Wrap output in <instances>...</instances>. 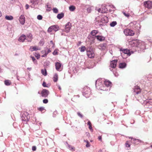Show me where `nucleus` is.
Here are the masks:
<instances>
[{
    "label": "nucleus",
    "instance_id": "38",
    "mask_svg": "<svg viewBox=\"0 0 152 152\" xmlns=\"http://www.w3.org/2000/svg\"><path fill=\"white\" fill-rule=\"evenodd\" d=\"M11 82L10 81L8 80H6L4 81V83L7 86H9L10 85Z\"/></svg>",
    "mask_w": 152,
    "mask_h": 152
},
{
    "label": "nucleus",
    "instance_id": "63",
    "mask_svg": "<svg viewBox=\"0 0 152 152\" xmlns=\"http://www.w3.org/2000/svg\"><path fill=\"white\" fill-rule=\"evenodd\" d=\"M2 14L1 12L0 11V17L1 16Z\"/></svg>",
    "mask_w": 152,
    "mask_h": 152
},
{
    "label": "nucleus",
    "instance_id": "20",
    "mask_svg": "<svg viewBox=\"0 0 152 152\" xmlns=\"http://www.w3.org/2000/svg\"><path fill=\"white\" fill-rule=\"evenodd\" d=\"M95 37L100 41H102L105 39V37L102 36L97 35L95 36Z\"/></svg>",
    "mask_w": 152,
    "mask_h": 152
},
{
    "label": "nucleus",
    "instance_id": "37",
    "mask_svg": "<svg viewBox=\"0 0 152 152\" xmlns=\"http://www.w3.org/2000/svg\"><path fill=\"white\" fill-rule=\"evenodd\" d=\"M41 72L42 74L44 76H46L47 75V71L45 69H42L41 70Z\"/></svg>",
    "mask_w": 152,
    "mask_h": 152
},
{
    "label": "nucleus",
    "instance_id": "16",
    "mask_svg": "<svg viewBox=\"0 0 152 152\" xmlns=\"http://www.w3.org/2000/svg\"><path fill=\"white\" fill-rule=\"evenodd\" d=\"M104 86L105 85L106 87H110L111 86V83L108 80H104Z\"/></svg>",
    "mask_w": 152,
    "mask_h": 152
},
{
    "label": "nucleus",
    "instance_id": "24",
    "mask_svg": "<svg viewBox=\"0 0 152 152\" xmlns=\"http://www.w3.org/2000/svg\"><path fill=\"white\" fill-rule=\"evenodd\" d=\"M134 92L137 94H138L140 92V90L138 86H136L134 89Z\"/></svg>",
    "mask_w": 152,
    "mask_h": 152
},
{
    "label": "nucleus",
    "instance_id": "30",
    "mask_svg": "<svg viewBox=\"0 0 152 152\" xmlns=\"http://www.w3.org/2000/svg\"><path fill=\"white\" fill-rule=\"evenodd\" d=\"M145 103H146L147 105H148L149 104L152 105V99L146 100L145 101Z\"/></svg>",
    "mask_w": 152,
    "mask_h": 152
},
{
    "label": "nucleus",
    "instance_id": "45",
    "mask_svg": "<svg viewBox=\"0 0 152 152\" xmlns=\"http://www.w3.org/2000/svg\"><path fill=\"white\" fill-rule=\"evenodd\" d=\"M129 142L128 141H127L126 142V143H125V145L126 146V147H130V145L129 144Z\"/></svg>",
    "mask_w": 152,
    "mask_h": 152
},
{
    "label": "nucleus",
    "instance_id": "48",
    "mask_svg": "<svg viewBox=\"0 0 152 152\" xmlns=\"http://www.w3.org/2000/svg\"><path fill=\"white\" fill-rule=\"evenodd\" d=\"M53 30V29H52V26L50 27L48 29V31L49 32H51Z\"/></svg>",
    "mask_w": 152,
    "mask_h": 152
},
{
    "label": "nucleus",
    "instance_id": "6",
    "mask_svg": "<svg viewBox=\"0 0 152 152\" xmlns=\"http://www.w3.org/2000/svg\"><path fill=\"white\" fill-rule=\"evenodd\" d=\"M120 51H121V55L122 56H123L124 54L127 55L128 56H130L131 55V53H130L129 50L127 49H121Z\"/></svg>",
    "mask_w": 152,
    "mask_h": 152
},
{
    "label": "nucleus",
    "instance_id": "64",
    "mask_svg": "<svg viewBox=\"0 0 152 152\" xmlns=\"http://www.w3.org/2000/svg\"><path fill=\"white\" fill-rule=\"evenodd\" d=\"M47 8H49V5H47Z\"/></svg>",
    "mask_w": 152,
    "mask_h": 152
},
{
    "label": "nucleus",
    "instance_id": "44",
    "mask_svg": "<svg viewBox=\"0 0 152 152\" xmlns=\"http://www.w3.org/2000/svg\"><path fill=\"white\" fill-rule=\"evenodd\" d=\"M124 15L127 18H129V14L128 13H126L124 12H122Z\"/></svg>",
    "mask_w": 152,
    "mask_h": 152
},
{
    "label": "nucleus",
    "instance_id": "8",
    "mask_svg": "<svg viewBox=\"0 0 152 152\" xmlns=\"http://www.w3.org/2000/svg\"><path fill=\"white\" fill-rule=\"evenodd\" d=\"M87 54L89 58H92L94 56V53L92 50L88 51Z\"/></svg>",
    "mask_w": 152,
    "mask_h": 152
},
{
    "label": "nucleus",
    "instance_id": "29",
    "mask_svg": "<svg viewBox=\"0 0 152 152\" xmlns=\"http://www.w3.org/2000/svg\"><path fill=\"white\" fill-rule=\"evenodd\" d=\"M5 18L8 20H11L13 19V17L11 15H6L5 17Z\"/></svg>",
    "mask_w": 152,
    "mask_h": 152
},
{
    "label": "nucleus",
    "instance_id": "51",
    "mask_svg": "<svg viewBox=\"0 0 152 152\" xmlns=\"http://www.w3.org/2000/svg\"><path fill=\"white\" fill-rule=\"evenodd\" d=\"M43 102L44 103L46 104L48 102V101L47 99H45L43 100Z\"/></svg>",
    "mask_w": 152,
    "mask_h": 152
},
{
    "label": "nucleus",
    "instance_id": "42",
    "mask_svg": "<svg viewBox=\"0 0 152 152\" xmlns=\"http://www.w3.org/2000/svg\"><path fill=\"white\" fill-rule=\"evenodd\" d=\"M84 141L86 143V146L87 147H89L90 146V144L89 143L88 140H84Z\"/></svg>",
    "mask_w": 152,
    "mask_h": 152
},
{
    "label": "nucleus",
    "instance_id": "60",
    "mask_svg": "<svg viewBox=\"0 0 152 152\" xmlns=\"http://www.w3.org/2000/svg\"><path fill=\"white\" fill-rule=\"evenodd\" d=\"M49 64V62L48 61L46 62L45 63V64L46 65H48Z\"/></svg>",
    "mask_w": 152,
    "mask_h": 152
},
{
    "label": "nucleus",
    "instance_id": "32",
    "mask_svg": "<svg viewBox=\"0 0 152 152\" xmlns=\"http://www.w3.org/2000/svg\"><path fill=\"white\" fill-rule=\"evenodd\" d=\"M39 0H31V2L34 4H37L39 2Z\"/></svg>",
    "mask_w": 152,
    "mask_h": 152
},
{
    "label": "nucleus",
    "instance_id": "56",
    "mask_svg": "<svg viewBox=\"0 0 152 152\" xmlns=\"http://www.w3.org/2000/svg\"><path fill=\"white\" fill-rule=\"evenodd\" d=\"M42 86L44 87H47L46 86V83H45L44 82H43V83H42Z\"/></svg>",
    "mask_w": 152,
    "mask_h": 152
},
{
    "label": "nucleus",
    "instance_id": "47",
    "mask_svg": "<svg viewBox=\"0 0 152 152\" xmlns=\"http://www.w3.org/2000/svg\"><path fill=\"white\" fill-rule=\"evenodd\" d=\"M58 50H57V49H56L53 52V55H56L58 53Z\"/></svg>",
    "mask_w": 152,
    "mask_h": 152
},
{
    "label": "nucleus",
    "instance_id": "10",
    "mask_svg": "<svg viewBox=\"0 0 152 152\" xmlns=\"http://www.w3.org/2000/svg\"><path fill=\"white\" fill-rule=\"evenodd\" d=\"M71 27V24L69 22L65 26L64 31L67 33L69 32Z\"/></svg>",
    "mask_w": 152,
    "mask_h": 152
},
{
    "label": "nucleus",
    "instance_id": "35",
    "mask_svg": "<svg viewBox=\"0 0 152 152\" xmlns=\"http://www.w3.org/2000/svg\"><path fill=\"white\" fill-rule=\"evenodd\" d=\"M79 49L80 50V52H84L86 50V47L83 46H82L80 48H79Z\"/></svg>",
    "mask_w": 152,
    "mask_h": 152
},
{
    "label": "nucleus",
    "instance_id": "54",
    "mask_svg": "<svg viewBox=\"0 0 152 152\" xmlns=\"http://www.w3.org/2000/svg\"><path fill=\"white\" fill-rule=\"evenodd\" d=\"M78 115L80 117L82 118L83 117V116L82 115L80 114V113L78 112L77 113Z\"/></svg>",
    "mask_w": 152,
    "mask_h": 152
},
{
    "label": "nucleus",
    "instance_id": "1",
    "mask_svg": "<svg viewBox=\"0 0 152 152\" xmlns=\"http://www.w3.org/2000/svg\"><path fill=\"white\" fill-rule=\"evenodd\" d=\"M96 23L99 26L103 25L108 22V19L105 16H98L96 18Z\"/></svg>",
    "mask_w": 152,
    "mask_h": 152
},
{
    "label": "nucleus",
    "instance_id": "41",
    "mask_svg": "<svg viewBox=\"0 0 152 152\" xmlns=\"http://www.w3.org/2000/svg\"><path fill=\"white\" fill-rule=\"evenodd\" d=\"M53 10V12L55 13H57L58 12V10L56 8H54Z\"/></svg>",
    "mask_w": 152,
    "mask_h": 152
},
{
    "label": "nucleus",
    "instance_id": "11",
    "mask_svg": "<svg viewBox=\"0 0 152 152\" xmlns=\"http://www.w3.org/2000/svg\"><path fill=\"white\" fill-rule=\"evenodd\" d=\"M19 20L21 24L24 25L25 22V18L24 16L23 15H21L19 17Z\"/></svg>",
    "mask_w": 152,
    "mask_h": 152
},
{
    "label": "nucleus",
    "instance_id": "61",
    "mask_svg": "<svg viewBox=\"0 0 152 152\" xmlns=\"http://www.w3.org/2000/svg\"><path fill=\"white\" fill-rule=\"evenodd\" d=\"M98 139H99V140L101 141V140H102V137H101V136L99 137Z\"/></svg>",
    "mask_w": 152,
    "mask_h": 152
},
{
    "label": "nucleus",
    "instance_id": "27",
    "mask_svg": "<svg viewBox=\"0 0 152 152\" xmlns=\"http://www.w3.org/2000/svg\"><path fill=\"white\" fill-rule=\"evenodd\" d=\"M68 148L71 151H75V148L72 146L71 145L67 144Z\"/></svg>",
    "mask_w": 152,
    "mask_h": 152
},
{
    "label": "nucleus",
    "instance_id": "40",
    "mask_svg": "<svg viewBox=\"0 0 152 152\" xmlns=\"http://www.w3.org/2000/svg\"><path fill=\"white\" fill-rule=\"evenodd\" d=\"M75 9V6H71L69 7V10L70 11H73Z\"/></svg>",
    "mask_w": 152,
    "mask_h": 152
},
{
    "label": "nucleus",
    "instance_id": "59",
    "mask_svg": "<svg viewBox=\"0 0 152 152\" xmlns=\"http://www.w3.org/2000/svg\"><path fill=\"white\" fill-rule=\"evenodd\" d=\"M10 1L11 3L13 4L15 2V0H10Z\"/></svg>",
    "mask_w": 152,
    "mask_h": 152
},
{
    "label": "nucleus",
    "instance_id": "4",
    "mask_svg": "<svg viewBox=\"0 0 152 152\" xmlns=\"http://www.w3.org/2000/svg\"><path fill=\"white\" fill-rule=\"evenodd\" d=\"M141 42V44L144 45L142 41L137 40H133L129 42V45L131 47H137V45L139 44V43Z\"/></svg>",
    "mask_w": 152,
    "mask_h": 152
},
{
    "label": "nucleus",
    "instance_id": "49",
    "mask_svg": "<svg viewBox=\"0 0 152 152\" xmlns=\"http://www.w3.org/2000/svg\"><path fill=\"white\" fill-rule=\"evenodd\" d=\"M35 56L37 59H38L40 57V55L38 53H35Z\"/></svg>",
    "mask_w": 152,
    "mask_h": 152
},
{
    "label": "nucleus",
    "instance_id": "57",
    "mask_svg": "<svg viewBox=\"0 0 152 152\" xmlns=\"http://www.w3.org/2000/svg\"><path fill=\"white\" fill-rule=\"evenodd\" d=\"M25 7H26V9H27L29 8V5L28 4H26V6Z\"/></svg>",
    "mask_w": 152,
    "mask_h": 152
},
{
    "label": "nucleus",
    "instance_id": "23",
    "mask_svg": "<svg viewBox=\"0 0 152 152\" xmlns=\"http://www.w3.org/2000/svg\"><path fill=\"white\" fill-rule=\"evenodd\" d=\"M142 42L143 43L144 45H143L142 44H141V43L140 42V43H139V44L137 45V47L143 50L145 48V44L144 42L143 41Z\"/></svg>",
    "mask_w": 152,
    "mask_h": 152
},
{
    "label": "nucleus",
    "instance_id": "12",
    "mask_svg": "<svg viewBox=\"0 0 152 152\" xmlns=\"http://www.w3.org/2000/svg\"><path fill=\"white\" fill-rule=\"evenodd\" d=\"M55 66L56 69L57 71H60L61 70V64L60 63L58 62L56 63Z\"/></svg>",
    "mask_w": 152,
    "mask_h": 152
},
{
    "label": "nucleus",
    "instance_id": "50",
    "mask_svg": "<svg viewBox=\"0 0 152 152\" xmlns=\"http://www.w3.org/2000/svg\"><path fill=\"white\" fill-rule=\"evenodd\" d=\"M87 11L89 13L91 12V8L90 7H88V8H87Z\"/></svg>",
    "mask_w": 152,
    "mask_h": 152
},
{
    "label": "nucleus",
    "instance_id": "5",
    "mask_svg": "<svg viewBox=\"0 0 152 152\" xmlns=\"http://www.w3.org/2000/svg\"><path fill=\"white\" fill-rule=\"evenodd\" d=\"M124 33L126 35L132 36L134 34V33L133 31L129 29H126L124 30Z\"/></svg>",
    "mask_w": 152,
    "mask_h": 152
},
{
    "label": "nucleus",
    "instance_id": "33",
    "mask_svg": "<svg viewBox=\"0 0 152 152\" xmlns=\"http://www.w3.org/2000/svg\"><path fill=\"white\" fill-rule=\"evenodd\" d=\"M98 33V31L97 30H94L91 32V34L93 36L95 35Z\"/></svg>",
    "mask_w": 152,
    "mask_h": 152
},
{
    "label": "nucleus",
    "instance_id": "39",
    "mask_svg": "<svg viewBox=\"0 0 152 152\" xmlns=\"http://www.w3.org/2000/svg\"><path fill=\"white\" fill-rule=\"evenodd\" d=\"M31 57L32 59V61L35 64H37V60L35 59V58L34 57H32V56H31Z\"/></svg>",
    "mask_w": 152,
    "mask_h": 152
},
{
    "label": "nucleus",
    "instance_id": "15",
    "mask_svg": "<svg viewBox=\"0 0 152 152\" xmlns=\"http://www.w3.org/2000/svg\"><path fill=\"white\" fill-rule=\"evenodd\" d=\"M49 91L46 89H43L42 92V96L46 97L48 95Z\"/></svg>",
    "mask_w": 152,
    "mask_h": 152
},
{
    "label": "nucleus",
    "instance_id": "3",
    "mask_svg": "<svg viewBox=\"0 0 152 152\" xmlns=\"http://www.w3.org/2000/svg\"><path fill=\"white\" fill-rule=\"evenodd\" d=\"M83 95L86 98L88 97L91 94V90L90 88L87 86L85 87L83 90Z\"/></svg>",
    "mask_w": 152,
    "mask_h": 152
},
{
    "label": "nucleus",
    "instance_id": "9",
    "mask_svg": "<svg viewBox=\"0 0 152 152\" xmlns=\"http://www.w3.org/2000/svg\"><path fill=\"white\" fill-rule=\"evenodd\" d=\"M96 10H97L99 12L101 13H104L107 11V9L105 7L102 6L101 8L98 9L97 8L96 9Z\"/></svg>",
    "mask_w": 152,
    "mask_h": 152
},
{
    "label": "nucleus",
    "instance_id": "55",
    "mask_svg": "<svg viewBox=\"0 0 152 152\" xmlns=\"http://www.w3.org/2000/svg\"><path fill=\"white\" fill-rule=\"evenodd\" d=\"M36 147L35 146H33L32 147V150L33 151H35L36 150Z\"/></svg>",
    "mask_w": 152,
    "mask_h": 152
},
{
    "label": "nucleus",
    "instance_id": "7",
    "mask_svg": "<svg viewBox=\"0 0 152 152\" xmlns=\"http://www.w3.org/2000/svg\"><path fill=\"white\" fill-rule=\"evenodd\" d=\"M144 5L146 7L150 9L152 6V2L150 1H145L144 2Z\"/></svg>",
    "mask_w": 152,
    "mask_h": 152
},
{
    "label": "nucleus",
    "instance_id": "18",
    "mask_svg": "<svg viewBox=\"0 0 152 152\" xmlns=\"http://www.w3.org/2000/svg\"><path fill=\"white\" fill-rule=\"evenodd\" d=\"M106 44L105 43L101 44L99 45L98 47V48L101 50H104L106 49Z\"/></svg>",
    "mask_w": 152,
    "mask_h": 152
},
{
    "label": "nucleus",
    "instance_id": "46",
    "mask_svg": "<svg viewBox=\"0 0 152 152\" xmlns=\"http://www.w3.org/2000/svg\"><path fill=\"white\" fill-rule=\"evenodd\" d=\"M42 18V17L40 15H39L37 16V19L39 20H41Z\"/></svg>",
    "mask_w": 152,
    "mask_h": 152
},
{
    "label": "nucleus",
    "instance_id": "43",
    "mask_svg": "<svg viewBox=\"0 0 152 152\" xmlns=\"http://www.w3.org/2000/svg\"><path fill=\"white\" fill-rule=\"evenodd\" d=\"M44 43V41L43 39H41L39 42V44L41 46H42Z\"/></svg>",
    "mask_w": 152,
    "mask_h": 152
},
{
    "label": "nucleus",
    "instance_id": "28",
    "mask_svg": "<svg viewBox=\"0 0 152 152\" xmlns=\"http://www.w3.org/2000/svg\"><path fill=\"white\" fill-rule=\"evenodd\" d=\"M52 28L53 30L55 31H58L59 29V27L57 26L54 25L52 26Z\"/></svg>",
    "mask_w": 152,
    "mask_h": 152
},
{
    "label": "nucleus",
    "instance_id": "26",
    "mask_svg": "<svg viewBox=\"0 0 152 152\" xmlns=\"http://www.w3.org/2000/svg\"><path fill=\"white\" fill-rule=\"evenodd\" d=\"M43 52H45V54L42 55L41 56L42 57H45L48 54V53L50 52L51 51L50 50L48 49V51L47 52L45 50H43L42 51V53Z\"/></svg>",
    "mask_w": 152,
    "mask_h": 152
},
{
    "label": "nucleus",
    "instance_id": "13",
    "mask_svg": "<svg viewBox=\"0 0 152 152\" xmlns=\"http://www.w3.org/2000/svg\"><path fill=\"white\" fill-rule=\"evenodd\" d=\"M32 39V36L31 33L27 34L26 36V40L28 42H31Z\"/></svg>",
    "mask_w": 152,
    "mask_h": 152
},
{
    "label": "nucleus",
    "instance_id": "17",
    "mask_svg": "<svg viewBox=\"0 0 152 152\" xmlns=\"http://www.w3.org/2000/svg\"><path fill=\"white\" fill-rule=\"evenodd\" d=\"M117 61L116 60L112 61L110 63L111 67L113 68H115L116 65Z\"/></svg>",
    "mask_w": 152,
    "mask_h": 152
},
{
    "label": "nucleus",
    "instance_id": "25",
    "mask_svg": "<svg viewBox=\"0 0 152 152\" xmlns=\"http://www.w3.org/2000/svg\"><path fill=\"white\" fill-rule=\"evenodd\" d=\"M64 16V14L63 12H61V13H59L58 14L57 17L58 19H61L63 18Z\"/></svg>",
    "mask_w": 152,
    "mask_h": 152
},
{
    "label": "nucleus",
    "instance_id": "52",
    "mask_svg": "<svg viewBox=\"0 0 152 152\" xmlns=\"http://www.w3.org/2000/svg\"><path fill=\"white\" fill-rule=\"evenodd\" d=\"M39 110L41 111H42L44 110V108L43 107H40L39 109Z\"/></svg>",
    "mask_w": 152,
    "mask_h": 152
},
{
    "label": "nucleus",
    "instance_id": "58",
    "mask_svg": "<svg viewBox=\"0 0 152 152\" xmlns=\"http://www.w3.org/2000/svg\"><path fill=\"white\" fill-rule=\"evenodd\" d=\"M88 125L89 126H90V125H91V123L90 122V121H88Z\"/></svg>",
    "mask_w": 152,
    "mask_h": 152
},
{
    "label": "nucleus",
    "instance_id": "14",
    "mask_svg": "<svg viewBox=\"0 0 152 152\" xmlns=\"http://www.w3.org/2000/svg\"><path fill=\"white\" fill-rule=\"evenodd\" d=\"M130 138L131 139L132 142L134 144H138L141 142V141L139 139H135L131 137H130Z\"/></svg>",
    "mask_w": 152,
    "mask_h": 152
},
{
    "label": "nucleus",
    "instance_id": "31",
    "mask_svg": "<svg viewBox=\"0 0 152 152\" xmlns=\"http://www.w3.org/2000/svg\"><path fill=\"white\" fill-rule=\"evenodd\" d=\"M58 80V75L57 74L55 73L53 77V81L54 82H56Z\"/></svg>",
    "mask_w": 152,
    "mask_h": 152
},
{
    "label": "nucleus",
    "instance_id": "2",
    "mask_svg": "<svg viewBox=\"0 0 152 152\" xmlns=\"http://www.w3.org/2000/svg\"><path fill=\"white\" fill-rule=\"evenodd\" d=\"M104 79L102 78L98 79L96 82V88L98 89L103 90H107L108 89L105 88L103 84L104 83Z\"/></svg>",
    "mask_w": 152,
    "mask_h": 152
},
{
    "label": "nucleus",
    "instance_id": "34",
    "mask_svg": "<svg viewBox=\"0 0 152 152\" xmlns=\"http://www.w3.org/2000/svg\"><path fill=\"white\" fill-rule=\"evenodd\" d=\"M117 24V23L115 21H113L110 23V26L111 27H113L116 25Z\"/></svg>",
    "mask_w": 152,
    "mask_h": 152
},
{
    "label": "nucleus",
    "instance_id": "62",
    "mask_svg": "<svg viewBox=\"0 0 152 152\" xmlns=\"http://www.w3.org/2000/svg\"><path fill=\"white\" fill-rule=\"evenodd\" d=\"M31 69V68L30 67V68H27V69H28V70H29V71H30Z\"/></svg>",
    "mask_w": 152,
    "mask_h": 152
},
{
    "label": "nucleus",
    "instance_id": "21",
    "mask_svg": "<svg viewBox=\"0 0 152 152\" xmlns=\"http://www.w3.org/2000/svg\"><path fill=\"white\" fill-rule=\"evenodd\" d=\"M26 36L24 35H21L19 38L18 41L20 42H24L25 40L26 39Z\"/></svg>",
    "mask_w": 152,
    "mask_h": 152
},
{
    "label": "nucleus",
    "instance_id": "36",
    "mask_svg": "<svg viewBox=\"0 0 152 152\" xmlns=\"http://www.w3.org/2000/svg\"><path fill=\"white\" fill-rule=\"evenodd\" d=\"M126 64L125 63H120L119 64V67L121 68H123L126 66Z\"/></svg>",
    "mask_w": 152,
    "mask_h": 152
},
{
    "label": "nucleus",
    "instance_id": "22",
    "mask_svg": "<svg viewBox=\"0 0 152 152\" xmlns=\"http://www.w3.org/2000/svg\"><path fill=\"white\" fill-rule=\"evenodd\" d=\"M26 115L27 114L26 113V114H24L22 115L21 118L22 121H25L28 120L29 119V117L28 116H26Z\"/></svg>",
    "mask_w": 152,
    "mask_h": 152
},
{
    "label": "nucleus",
    "instance_id": "19",
    "mask_svg": "<svg viewBox=\"0 0 152 152\" xmlns=\"http://www.w3.org/2000/svg\"><path fill=\"white\" fill-rule=\"evenodd\" d=\"M40 49L37 46H31L30 47L29 50L31 51H36L38 50H40Z\"/></svg>",
    "mask_w": 152,
    "mask_h": 152
},
{
    "label": "nucleus",
    "instance_id": "53",
    "mask_svg": "<svg viewBox=\"0 0 152 152\" xmlns=\"http://www.w3.org/2000/svg\"><path fill=\"white\" fill-rule=\"evenodd\" d=\"M89 128L92 132H93V130L92 129V127L91 126V125H90V126H89Z\"/></svg>",
    "mask_w": 152,
    "mask_h": 152
}]
</instances>
